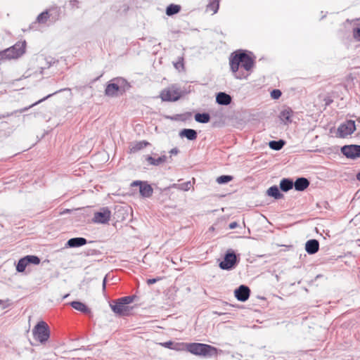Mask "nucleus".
<instances>
[{"label": "nucleus", "mask_w": 360, "mask_h": 360, "mask_svg": "<svg viewBox=\"0 0 360 360\" xmlns=\"http://www.w3.org/2000/svg\"><path fill=\"white\" fill-rule=\"evenodd\" d=\"M230 68L234 77L239 79H247L250 75L255 60L244 51H236L231 56Z\"/></svg>", "instance_id": "f257e3e1"}, {"label": "nucleus", "mask_w": 360, "mask_h": 360, "mask_svg": "<svg viewBox=\"0 0 360 360\" xmlns=\"http://www.w3.org/2000/svg\"><path fill=\"white\" fill-rule=\"evenodd\" d=\"M26 49V41H18L13 46L0 51V60L17 59L21 57Z\"/></svg>", "instance_id": "f03ea898"}, {"label": "nucleus", "mask_w": 360, "mask_h": 360, "mask_svg": "<svg viewBox=\"0 0 360 360\" xmlns=\"http://www.w3.org/2000/svg\"><path fill=\"white\" fill-rule=\"evenodd\" d=\"M186 349L190 353L202 356H212L217 354V348L202 343H187Z\"/></svg>", "instance_id": "7ed1b4c3"}, {"label": "nucleus", "mask_w": 360, "mask_h": 360, "mask_svg": "<svg viewBox=\"0 0 360 360\" xmlns=\"http://www.w3.org/2000/svg\"><path fill=\"white\" fill-rule=\"evenodd\" d=\"M129 87V85L126 79L118 77L107 85L105 93L108 96H116L119 94L124 93Z\"/></svg>", "instance_id": "20e7f679"}, {"label": "nucleus", "mask_w": 360, "mask_h": 360, "mask_svg": "<svg viewBox=\"0 0 360 360\" xmlns=\"http://www.w3.org/2000/svg\"><path fill=\"white\" fill-rule=\"evenodd\" d=\"M32 334L34 340L41 344H45L50 337L48 324L44 321H39L32 329Z\"/></svg>", "instance_id": "39448f33"}, {"label": "nucleus", "mask_w": 360, "mask_h": 360, "mask_svg": "<svg viewBox=\"0 0 360 360\" xmlns=\"http://www.w3.org/2000/svg\"><path fill=\"white\" fill-rule=\"evenodd\" d=\"M181 89L176 84H173L164 89L160 97L162 101L174 102L178 101L181 97Z\"/></svg>", "instance_id": "423d86ee"}, {"label": "nucleus", "mask_w": 360, "mask_h": 360, "mask_svg": "<svg viewBox=\"0 0 360 360\" xmlns=\"http://www.w3.org/2000/svg\"><path fill=\"white\" fill-rule=\"evenodd\" d=\"M237 257L232 250H229L224 255V260L219 263V267L223 270H231L237 264Z\"/></svg>", "instance_id": "0eeeda50"}, {"label": "nucleus", "mask_w": 360, "mask_h": 360, "mask_svg": "<svg viewBox=\"0 0 360 360\" xmlns=\"http://www.w3.org/2000/svg\"><path fill=\"white\" fill-rule=\"evenodd\" d=\"M356 130L355 122L353 120H347L341 124L337 130V135L340 138H345L351 135Z\"/></svg>", "instance_id": "6e6552de"}, {"label": "nucleus", "mask_w": 360, "mask_h": 360, "mask_svg": "<svg viewBox=\"0 0 360 360\" xmlns=\"http://www.w3.org/2000/svg\"><path fill=\"white\" fill-rule=\"evenodd\" d=\"M111 217V212L108 207H102L100 211L94 214L93 221L97 224H107Z\"/></svg>", "instance_id": "1a4fd4ad"}, {"label": "nucleus", "mask_w": 360, "mask_h": 360, "mask_svg": "<svg viewBox=\"0 0 360 360\" xmlns=\"http://www.w3.org/2000/svg\"><path fill=\"white\" fill-rule=\"evenodd\" d=\"M342 154L349 159H356L360 158L359 145H346L341 148Z\"/></svg>", "instance_id": "9d476101"}, {"label": "nucleus", "mask_w": 360, "mask_h": 360, "mask_svg": "<svg viewBox=\"0 0 360 360\" xmlns=\"http://www.w3.org/2000/svg\"><path fill=\"white\" fill-rule=\"evenodd\" d=\"M131 186H139L140 195L143 198H150L152 196L153 189L147 181H134L131 184Z\"/></svg>", "instance_id": "9b49d317"}, {"label": "nucleus", "mask_w": 360, "mask_h": 360, "mask_svg": "<svg viewBox=\"0 0 360 360\" xmlns=\"http://www.w3.org/2000/svg\"><path fill=\"white\" fill-rule=\"evenodd\" d=\"M120 301L119 299L113 301L112 303L110 304V308L112 311L119 316H127L129 314L130 308Z\"/></svg>", "instance_id": "f8f14e48"}, {"label": "nucleus", "mask_w": 360, "mask_h": 360, "mask_svg": "<svg viewBox=\"0 0 360 360\" xmlns=\"http://www.w3.org/2000/svg\"><path fill=\"white\" fill-rule=\"evenodd\" d=\"M250 294L249 287L245 285H240L234 291V295L236 299L240 302H245L248 300Z\"/></svg>", "instance_id": "ddd939ff"}, {"label": "nucleus", "mask_w": 360, "mask_h": 360, "mask_svg": "<svg viewBox=\"0 0 360 360\" xmlns=\"http://www.w3.org/2000/svg\"><path fill=\"white\" fill-rule=\"evenodd\" d=\"M319 250V243L316 239H311L305 244V250L309 255L316 253Z\"/></svg>", "instance_id": "4468645a"}, {"label": "nucleus", "mask_w": 360, "mask_h": 360, "mask_svg": "<svg viewBox=\"0 0 360 360\" xmlns=\"http://www.w3.org/2000/svg\"><path fill=\"white\" fill-rule=\"evenodd\" d=\"M231 101V96L225 92H219L216 96V102L219 105H228Z\"/></svg>", "instance_id": "2eb2a0df"}, {"label": "nucleus", "mask_w": 360, "mask_h": 360, "mask_svg": "<svg viewBox=\"0 0 360 360\" xmlns=\"http://www.w3.org/2000/svg\"><path fill=\"white\" fill-rule=\"evenodd\" d=\"M309 186V181L304 177L297 178L293 183V186L296 191H303Z\"/></svg>", "instance_id": "dca6fc26"}, {"label": "nucleus", "mask_w": 360, "mask_h": 360, "mask_svg": "<svg viewBox=\"0 0 360 360\" xmlns=\"http://www.w3.org/2000/svg\"><path fill=\"white\" fill-rule=\"evenodd\" d=\"M87 240L84 238H72L68 240L67 245L70 248H78L86 244Z\"/></svg>", "instance_id": "f3484780"}, {"label": "nucleus", "mask_w": 360, "mask_h": 360, "mask_svg": "<svg viewBox=\"0 0 360 360\" xmlns=\"http://www.w3.org/2000/svg\"><path fill=\"white\" fill-rule=\"evenodd\" d=\"M181 137H186L189 141L195 140L198 136L197 131L192 129H184L179 132Z\"/></svg>", "instance_id": "a211bd4d"}, {"label": "nucleus", "mask_w": 360, "mask_h": 360, "mask_svg": "<svg viewBox=\"0 0 360 360\" xmlns=\"http://www.w3.org/2000/svg\"><path fill=\"white\" fill-rule=\"evenodd\" d=\"M292 110L290 108H287L281 112L279 117L285 124H287L292 122Z\"/></svg>", "instance_id": "6ab92c4d"}, {"label": "nucleus", "mask_w": 360, "mask_h": 360, "mask_svg": "<svg viewBox=\"0 0 360 360\" xmlns=\"http://www.w3.org/2000/svg\"><path fill=\"white\" fill-rule=\"evenodd\" d=\"M70 305L75 309L79 311L84 314L91 313L90 309L84 303L79 301H73L70 302Z\"/></svg>", "instance_id": "aec40b11"}, {"label": "nucleus", "mask_w": 360, "mask_h": 360, "mask_svg": "<svg viewBox=\"0 0 360 360\" xmlns=\"http://www.w3.org/2000/svg\"><path fill=\"white\" fill-rule=\"evenodd\" d=\"M167 160V157L165 155H162L158 158H155L152 156L147 155L146 157V160L150 165L158 166L162 163L165 162Z\"/></svg>", "instance_id": "412c9836"}, {"label": "nucleus", "mask_w": 360, "mask_h": 360, "mask_svg": "<svg viewBox=\"0 0 360 360\" xmlns=\"http://www.w3.org/2000/svg\"><path fill=\"white\" fill-rule=\"evenodd\" d=\"M148 145H149V143L146 141H137V142L133 143L130 146V151H131V153H136V152L143 149Z\"/></svg>", "instance_id": "4be33fe9"}, {"label": "nucleus", "mask_w": 360, "mask_h": 360, "mask_svg": "<svg viewBox=\"0 0 360 360\" xmlns=\"http://www.w3.org/2000/svg\"><path fill=\"white\" fill-rule=\"evenodd\" d=\"M293 187V181L290 179H283L280 182V188L284 192H287Z\"/></svg>", "instance_id": "5701e85b"}, {"label": "nucleus", "mask_w": 360, "mask_h": 360, "mask_svg": "<svg viewBox=\"0 0 360 360\" xmlns=\"http://www.w3.org/2000/svg\"><path fill=\"white\" fill-rule=\"evenodd\" d=\"M268 195L274 198L275 199H281L283 198V194L280 192L276 186H271L266 191Z\"/></svg>", "instance_id": "b1692460"}, {"label": "nucleus", "mask_w": 360, "mask_h": 360, "mask_svg": "<svg viewBox=\"0 0 360 360\" xmlns=\"http://www.w3.org/2000/svg\"><path fill=\"white\" fill-rule=\"evenodd\" d=\"M195 120L196 122H198L199 123L205 124V123H207V122H210V116L207 112L196 113L195 115Z\"/></svg>", "instance_id": "393cba45"}, {"label": "nucleus", "mask_w": 360, "mask_h": 360, "mask_svg": "<svg viewBox=\"0 0 360 360\" xmlns=\"http://www.w3.org/2000/svg\"><path fill=\"white\" fill-rule=\"evenodd\" d=\"M181 11V6L176 4H170L167 7L166 14L169 16H172L174 14L178 13Z\"/></svg>", "instance_id": "a878e982"}, {"label": "nucleus", "mask_w": 360, "mask_h": 360, "mask_svg": "<svg viewBox=\"0 0 360 360\" xmlns=\"http://www.w3.org/2000/svg\"><path fill=\"white\" fill-rule=\"evenodd\" d=\"M171 187L184 191H188L192 187V184L191 181H186L182 184H174Z\"/></svg>", "instance_id": "bb28decb"}, {"label": "nucleus", "mask_w": 360, "mask_h": 360, "mask_svg": "<svg viewBox=\"0 0 360 360\" xmlns=\"http://www.w3.org/2000/svg\"><path fill=\"white\" fill-rule=\"evenodd\" d=\"M285 143V141L280 139L278 141H271L269 146L270 148L274 150H279L284 146Z\"/></svg>", "instance_id": "cd10ccee"}, {"label": "nucleus", "mask_w": 360, "mask_h": 360, "mask_svg": "<svg viewBox=\"0 0 360 360\" xmlns=\"http://www.w3.org/2000/svg\"><path fill=\"white\" fill-rule=\"evenodd\" d=\"M220 0H209V4L207 6V9L213 11V13H216L219 7Z\"/></svg>", "instance_id": "c85d7f7f"}, {"label": "nucleus", "mask_w": 360, "mask_h": 360, "mask_svg": "<svg viewBox=\"0 0 360 360\" xmlns=\"http://www.w3.org/2000/svg\"><path fill=\"white\" fill-rule=\"evenodd\" d=\"M28 265L27 264V262L25 259V257H22L21 258L18 264H17V266H16V270L18 272H23L25 270V268L27 267V266Z\"/></svg>", "instance_id": "c756f323"}, {"label": "nucleus", "mask_w": 360, "mask_h": 360, "mask_svg": "<svg viewBox=\"0 0 360 360\" xmlns=\"http://www.w3.org/2000/svg\"><path fill=\"white\" fill-rule=\"evenodd\" d=\"M355 22L358 26L353 29V37L355 40L360 41V21L359 19H356Z\"/></svg>", "instance_id": "7c9ffc66"}, {"label": "nucleus", "mask_w": 360, "mask_h": 360, "mask_svg": "<svg viewBox=\"0 0 360 360\" xmlns=\"http://www.w3.org/2000/svg\"><path fill=\"white\" fill-rule=\"evenodd\" d=\"M49 18V11L46 10V11L42 12L41 13H40L37 16V21L39 23H45L47 21Z\"/></svg>", "instance_id": "2f4dec72"}, {"label": "nucleus", "mask_w": 360, "mask_h": 360, "mask_svg": "<svg viewBox=\"0 0 360 360\" xmlns=\"http://www.w3.org/2000/svg\"><path fill=\"white\" fill-rule=\"evenodd\" d=\"M233 179V176L230 175H222L217 179V182L219 184L229 183Z\"/></svg>", "instance_id": "473e14b6"}, {"label": "nucleus", "mask_w": 360, "mask_h": 360, "mask_svg": "<svg viewBox=\"0 0 360 360\" xmlns=\"http://www.w3.org/2000/svg\"><path fill=\"white\" fill-rule=\"evenodd\" d=\"M27 264H39L40 263V259L35 255H27L25 257Z\"/></svg>", "instance_id": "72a5a7b5"}, {"label": "nucleus", "mask_w": 360, "mask_h": 360, "mask_svg": "<svg viewBox=\"0 0 360 360\" xmlns=\"http://www.w3.org/2000/svg\"><path fill=\"white\" fill-rule=\"evenodd\" d=\"M134 298H135V296L132 295V296L122 297L121 298H119V300H120V301H121L122 302V304H124L128 306V304H129L134 302Z\"/></svg>", "instance_id": "f704fd0d"}, {"label": "nucleus", "mask_w": 360, "mask_h": 360, "mask_svg": "<svg viewBox=\"0 0 360 360\" xmlns=\"http://www.w3.org/2000/svg\"><path fill=\"white\" fill-rule=\"evenodd\" d=\"M11 301L9 299L6 300H1L0 299V306L2 309H6L11 305Z\"/></svg>", "instance_id": "c9c22d12"}, {"label": "nucleus", "mask_w": 360, "mask_h": 360, "mask_svg": "<svg viewBox=\"0 0 360 360\" xmlns=\"http://www.w3.org/2000/svg\"><path fill=\"white\" fill-rule=\"evenodd\" d=\"M281 96V91L279 89H274L271 92V96L274 99H278Z\"/></svg>", "instance_id": "e433bc0d"}, {"label": "nucleus", "mask_w": 360, "mask_h": 360, "mask_svg": "<svg viewBox=\"0 0 360 360\" xmlns=\"http://www.w3.org/2000/svg\"><path fill=\"white\" fill-rule=\"evenodd\" d=\"M184 347L186 348V344L184 343L174 342L173 347L172 349L181 350Z\"/></svg>", "instance_id": "4c0bfd02"}, {"label": "nucleus", "mask_w": 360, "mask_h": 360, "mask_svg": "<svg viewBox=\"0 0 360 360\" xmlns=\"http://www.w3.org/2000/svg\"><path fill=\"white\" fill-rule=\"evenodd\" d=\"M160 345L165 348L172 349L174 342L167 341V342H162V343H160Z\"/></svg>", "instance_id": "58836bf2"}, {"label": "nucleus", "mask_w": 360, "mask_h": 360, "mask_svg": "<svg viewBox=\"0 0 360 360\" xmlns=\"http://www.w3.org/2000/svg\"><path fill=\"white\" fill-rule=\"evenodd\" d=\"M174 67L176 68V69H179L180 68H184V63H183V58H180L178 62H176V63H174Z\"/></svg>", "instance_id": "ea45409f"}, {"label": "nucleus", "mask_w": 360, "mask_h": 360, "mask_svg": "<svg viewBox=\"0 0 360 360\" xmlns=\"http://www.w3.org/2000/svg\"><path fill=\"white\" fill-rule=\"evenodd\" d=\"M63 90V89H60V90H58V91H55V92H54V93H53V94H51L48 95L47 96H46V97H44V98L41 99V100H40V101H39L38 102L35 103L34 105H36V104H37V103H40V102H41V101H45L46 98H48L51 97V96H53V95H54V94H57V93H58V92L62 91Z\"/></svg>", "instance_id": "a19ab883"}, {"label": "nucleus", "mask_w": 360, "mask_h": 360, "mask_svg": "<svg viewBox=\"0 0 360 360\" xmlns=\"http://www.w3.org/2000/svg\"><path fill=\"white\" fill-rule=\"evenodd\" d=\"M79 1L77 0H71L70 1V5L72 7V8H79Z\"/></svg>", "instance_id": "79ce46f5"}, {"label": "nucleus", "mask_w": 360, "mask_h": 360, "mask_svg": "<svg viewBox=\"0 0 360 360\" xmlns=\"http://www.w3.org/2000/svg\"><path fill=\"white\" fill-rule=\"evenodd\" d=\"M160 278H150L147 280V283L148 285H152L158 281H160Z\"/></svg>", "instance_id": "37998d69"}, {"label": "nucleus", "mask_w": 360, "mask_h": 360, "mask_svg": "<svg viewBox=\"0 0 360 360\" xmlns=\"http://www.w3.org/2000/svg\"><path fill=\"white\" fill-rule=\"evenodd\" d=\"M238 226V223L236 221H233L229 224V227L230 229H236Z\"/></svg>", "instance_id": "c03bdc74"}, {"label": "nucleus", "mask_w": 360, "mask_h": 360, "mask_svg": "<svg viewBox=\"0 0 360 360\" xmlns=\"http://www.w3.org/2000/svg\"><path fill=\"white\" fill-rule=\"evenodd\" d=\"M179 153V150L176 148H172L170 151H169V153L171 155H176L178 154Z\"/></svg>", "instance_id": "a18cd8bd"}, {"label": "nucleus", "mask_w": 360, "mask_h": 360, "mask_svg": "<svg viewBox=\"0 0 360 360\" xmlns=\"http://www.w3.org/2000/svg\"><path fill=\"white\" fill-rule=\"evenodd\" d=\"M105 285H106V278H104V279L103 281V289L105 288Z\"/></svg>", "instance_id": "49530a36"}, {"label": "nucleus", "mask_w": 360, "mask_h": 360, "mask_svg": "<svg viewBox=\"0 0 360 360\" xmlns=\"http://www.w3.org/2000/svg\"><path fill=\"white\" fill-rule=\"evenodd\" d=\"M356 179L360 181V172L356 174Z\"/></svg>", "instance_id": "de8ad7c7"}]
</instances>
